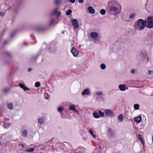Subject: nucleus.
<instances>
[{
	"mask_svg": "<svg viewBox=\"0 0 153 153\" xmlns=\"http://www.w3.org/2000/svg\"><path fill=\"white\" fill-rule=\"evenodd\" d=\"M75 153H82V152H78L77 153L76 152Z\"/></svg>",
	"mask_w": 153,
	"mask_h": 153,
	"instance_id": "nucleus-55",
	"label": "nucleus"
},
{
	"mask_svg": "<svg viewBox=\"0 0 153 153\" xmlns=\"http://www.w3.org/2000/svg\"><path fill=\"white\" fill-rule=\"evenodd\" d=\"M105 114L106 116L110 117H113L114 116V113L111 110L106 109L104 111Z\"/></svg>",
	"mask_w": 153,
	"mask_h": 153,
	"instance_id": "nucleus-6",
	"label": "nucleus"
},
{
	"mask_svg": "<svg viewBox=\"0 0 153 153\" xmlns=\"http://www.w3.org/2000/svg\"><path fill=\"white\" fill-rule=\"evenodd\" d=\"M31 69L30 68H29L28 69V72H29L31 71Z\"/></svg>",
	"mask_w": 153,
	"mask_h": 153,
	"instance_id": "nucleus-50",
	"label": "nucleus"
},
{
	"mask_svg": "<svg viewBox=\"0 0 153 153\" xmlns=\"http://www.w3.org/2000/svg\"><path fill=\"white\" fill-rule=\"evenodd\" d=\"M27 131L25 129L24 130L22 133V135L24 137H27Z\"/></svg>",
	"mask_w": 153,
	"mask_h": 153,
	"instance_id": "nucleus-21",
	"label": "nucleus"
},
{
	"mask_svg": "<svg viewBox=\"0 0 153 153\" xmlns=\"http://www.w3.org/2000/svg\"><path fill=\"white\" fill-rule=\"evenodd\" d=\"M47 29V27L45 26H38L36 29V30L37 32H43Z\"/></svg>",
	"mask_w": 153,
	"mask_h": 153,
	"instance_id": "nucleus-7",
	"label": "nucleus"
},
{
	"mask_svg": "<svg viewBox=\"0 0 153 153\" xmlns=\"http://www.w3.org/2000/svg\"><path fill=\"white\" fill-rule=\"evenodd\" d=\"M148 74L149 75H151L153 73V71L149 70L148 71Z\"/></svg>",
	"mask_w": 153,
	"mask_h": 153,
	"instance_id": "nucleus-39",
	"label": "nucleus"
},
{
	"mask_svg": "<svg viewBox=\"0 0 153 153\" xmlns=\"http://www.w3.org/2000/svg\"><path fill=\"white\" fill-rule=\"evenodd\" d=\"M72 11L71 10H70V9L68 10L66 12V14L67 16H69L70 14L71 13H72Z\"/></svg>",
	"mask_w": 153,
	"mask_h": 153,
	"instance_id": "nucleus-32",
	"label": "nucleus"
},
{
	"mask_svg": "<svg viewBox=\"0 0 153 153\" xmlns=\"http://www.w3.org/2000/svg\"><path fill=\"white\" fill-rule=\"evenodd\" d=\"M99 115V117L100 116L101 117H103L105 115L104 113L101 111L100 110H98V111Z\"/></svg>",
	"mask_w": 153,
	"mask_h": 153,
	"instance_id": "nucleus-23",
	"label": "nucleus"
},
{
	"mask_svg": "<svg viewBox=\"0 0 153 153\" xmlns=\"http://www.w3.org/2000/svg\"><path fill=\"white\" fill-rule=\"evenodd\" d=\"M147 20L145 19V21L146 22V27L148 28H152L153 27V17L149 16L147 18Z\"/></svg>",
	"mask_w": 153,
	"mask_h": 153,
	"instance_id": "nucleus-4",
	"label": "nucleus"
},
{
	"mask_svg": "<svg viewBox=\"0 0 153 153\" xmlns=\"http://www.w3.org/2000/svg\"><path fill=\"white\" fill-rule=\"evenodd\" d=\"M43 119L42 118H40L39 120V122L40 124H42L43 123Z\"/></svg>",
	"mask_w": 153,
	"mask_h": 153,
	"instance_id": "nucleus-36",
	"label": "nucleus"
},
{
	"mask_svg": "<svg viewBox=\"0 0 153 153\" xmlns=\"http://www.w3.org/2000/svg\"><path fill=\"white\" fill-rule=\"evenodd\" d=\"M71 22L74 28H77L79 27V24L77 19H73L71 21Z\"/></svg>",
	"mask_w": 153,
	"mask_h": 153,
	"instance_id": "nucleus-5",
	"label": "nucleus"
},
{
	"mask_svg": "<svg viewBox=\"0 0 153 153\" xmlns=\"http://www.w3.org/2000/svg\"><path fill=\"white\" fill-rule=\"evenodd\" d=\"M152 13L153 14V8L152 9Z\"/></svg>",
	"mask_w": 153,
	"mask_h": 153,
	"instance_id": "nucleus-57",
	"label": "nucleus"
},
{
	"mask_svg": "<svg viewBox=\"0 0 153 153\" xmlns=\"http://www.w3.org/2000/svg\"><path fill=\"white\" fill-rule=\"evenodd\" d=\"M63 108L61 107H59L58 108V112H60V113H61L62 112L63 110Z\"/></svg>",
	"mask_w": 153,
	"mask_h": 153,
	"instance_id": "nucleus-34",
	"label": "nucleus"
},
{
	"mask_svg": "<svg viewBox=\"0 0 153 153\" xmlns=\"http://www.w3.org/2000/svg\"><path fill=\"white\" fill-rule=\"evenodd\" d=\"M6 120L4 121V124L3 125V127L5 128H8L10 126V123L8 122V119H5Z\"/></svg>",
	"mask_w": 153,
	"mask_h": 153,
	"instance_id": "nucleus-13",
	"label": "nucleus"
},
{
	"mask_svg": "<svg viewBox=\"0 0 153 153\" xmlns=\"http://www.w3.org/2000/svg\"><path fill=\"white\" fill-rule=\"evenodd\" d=\"M45 98L46 99H48V94L47 93H45L44 94Z\"/></svg>",
	"mask_w": 153,
	"mask_h": 153,
	"instance_id": "nucleus-40",
	"label": "nucleus"
},
{
	"mask_svg": "<svg viewBox=\"0 0 153 153\" xmlns=\"http://www.w3.org/2000/svg\"><path fill=\"white\" fill-rule=\"evenodd\" d=\"M90 36L92 38H97L99 36V34L96 32H92L90 33Z\"/></svg>",
	"mask_w": 153,
	"mask_h": 153,
	"instance_id": "nucleus-12",
	"label": "nucleus"
},
{
	"mask_svg": "<svg viewBox=\"0 0 153 153\" xmlns=\"http://www.w3.org/2000/svg\"><path fill=\"white\" fill-rule=\"evenodd\" d=\"M7 42L6 40H5L4 42V45H6L7 43Z\"/></svg>",
	"mask_w": 153,
	"mask_h": 153,
	"instance_id": "nucleus-48",
	"label": "nucleus"
},
{
	"mask_svg": "<svg viewBox=\"0 0 153 153\" xmlns=\"http://www.w3.org/2000/svg\"><path fill=\"white\" fill-rule=\"evenodd\" d=\"M93 116L95 118H99V114L97 112H95L93 113Z\"/></svg>",
	"mask_w": 153,
	"mask_h": 153,
	"instance_id": "nucleus-22",
	"label": "nucleus"
},
{
	"mask_svg": "<svg viewBox=\"0 0 153 153\" xmlns=\"http://www.w3.org/2000/svg\"><path fill=\"white\" fill-rule=\"evenodd\" d=\"M53 20H52L51 22V24H50V25H52L53 24Z\"/></svg>",
	"mask_w": 153,
	"mask_h": 153,
	"instance_id": "nucleus-49",
	"label": "nucleus"
},
{
	"mask_svg": "<svg viewBox=\"0 0 153 153\" xmlns=\"http://www.w3.org/2000/svg\"><path fill=\"white\" fill-rule=\"evenodd\" d=\"M108 137L110 139H113L115 137V134L111 129H108Z\"/></svg>",
	"mask_w": 153,
	"mask_h": 153,
	"instance_id": "nucleus-8",
	"label": "nucleus"
},
{
	"mask_svg": "<svg viewBox=\"0 0 153 153\" xmlns=\"http://www.w3.org/2000/svg\"><path fill=\"white\" fill-rule=\"evenodd\" d=\"M96 95L99 97L103 98V94L102 92L101 91H97L96 92Z\"/></svg>",
	"mask_w": 153,
	"mask_h": 153,
	"instance_id": "nucleus-18",
	"label": "nucleus"
},
{
	"mask_svg": "<svg viewBox=\"0 0 153 153\" xmlns=\"http://www.w3.org/2000/svg\"><path fill=\"white\" fill-rule=\"evenodd\" d=\"M71 52L75 57L77 56L79 53V51L73 47L72 48Z\"/></svg>",
	"mask_w": 153,
	"mask_h": 153,
	"instance_id": "nucleus-9",
	"label": "nucleus"
},
{
	"mask_svg": "<svg viewBox=\"0 0 153 153\" xmlns=\"http://www.w3.org/2000/svg\"><path fill=\"white\" fill-rule=\"evenodd\" d=\"M6 53L7 55H8L9 56H12L11 54L9 52H6Z\"/></svg>",
	"mask_w": 153,
	"mask_h": 153,
	"instance_id": "nucleus-43",
	"label": "nucleus"
},
{
	"mask_svg": "<svg viewBox=\"0 0 153 153\" xmlns=\"http://www.w3.org/2000/svg\"><path fill=\"white\" fill-rule=\"evenodd\" d=\"M88 132L95 139L96 138V135L94 134L92 129H90L88 131Z\"/></svg>",
	"mask_w": 153,
	"mask_h": 153,
	"instance_id": "nucleus-19",
	"label": "nucleus"
},
{
	"mask_svg": "<svg viewBox=\"0 0 153 153\" xmlns=\"http://www.w3.org/2000/svg\"><path fill=\"white\" fill-rule=\"evenodd\" d=\"M23 90L24 91H26V90H29L30 89L27 87H26L25 86L24 87V88H23Z\"/></svg>",
	"mask_w": 153,
	"mask_h": 153,
	"instance_id": "nucleus-41",
	"label": "nucleus"
},
{
	"mask_svg": "<svg viewBox=\"0 0 153 153\" xmlns=\"http://www.w3.org/2000/svg\"><path fill=\"white\" fill-rule=\"evenodd\" d=\"M135 16V14L134 13H132V14H131L129 16V18L130 19H132V18H133Z\"/></svg>",
	"mask_w": 153,
	"mask_h": 153,
	"instance_id": "nucleus-33",
	"label": "nucleus"
},
{
	"mask_svg": "<svg viewBox=\"0 0 153 153\" xmlns=\"http://www.w3.org/2000/svg\"><path fill=\"white\" fill-rule=\"evenodd\" d=\"M106 10L104 9H102L100 11V13L102 15H105L106 13Z\"/></svg>",
	"mask_w": 153,
	"mask_h": 153,
	"instance_id": "nucleus-29",
	"label": "nucleus"
},
{
	"mask_svg": "<svg viewBox=\"0 0 153 153\" xmlns=\"http://www.w3.org/2000/svg\"><path fill=\"white\" fill-rule=\"evenodd\" d=\"M141 141L142 142V144H143V145H144V141L143 140H142V141Z\"/></svg>",
	"mask_w": 153,
	"mask_h": 153,
	"instance_id": "nucleus-52",
	"label": "nucleus"
},
{
	"mask_svg": "<svg viewBox=\"0 0 153 153\" xmlns=\"http://www.w3.org/2000/svg\"><path fill=\"white\" fill-rule=\"evenodd\" d=\"M88 10L89 12L91 14H94L95 13V10L93 7L90 6L88 7Z\"/></svg>",
	"mask_w": 153,
	"mask_h": 153,
	"instance_id": "nucleus-16",
	"label": "nucleus"
},
{
	"mask_svg": "<svg viewBox=\"0 0 153 153\" xmlns=\"http://www.w3.org/2000/svg\"><path fill=\"white\" fill-rule=\"evenodd\" d=\"M69 1L71 3H74L75 2V0H69Z\"/></svg>",
	"mask_w": 153,
	"mask_h": 153,
	"instance_id": "nucleus-44",
	"label": "nucleus"
},
{
	"mask_svg": "<svg viewBox=\"0 0 153 153\" xmlns=\"http://www.w3.org/2000/svg\"><path fill=\"white\" fill-rule=\"evenodd\" d=\"M8 138V135L7 134H3L2 135L1 138L0 139V141L2 143H4L5 141Z\"/></svg>",
	"mask_w": 153,
	"mask_h": 153,
	"instance_id": "nucleus-11",
	"label": "nucleus"
},
{
	"mask_svg": "<svg viewBox=\"0 0 153 153\" xmlns=\"http://www.w3.org/2000/svg\"><path fill=\"white\" fill-rule=\"evenodd\" d=\"M10 90V88H5L3 89V92L5 93H7Z\"/></svg>",
	"mask_w": 153,
	"mask_h": 153,
	"instance_id": "nucleus-20",
	"label": "nucleus"
},
{
	"mask_svg": "<svg viewBox=\"0 0 153 153\" xmlns=\"http://www.w3.org/2000/svg\"><path fill=\"white\" fill-rule=\"evenodd\" d=\"M19 86L22 88L23 89L25 86V85L22 83H20L19 84Z\"/></svg>",
	"mask_w": 153,
	"mask_h": 153,
	"instance_id": "nucleus-31",
	"label": "nucleus"
},
{
	"mask_svg": "<svg viewBox=\"0 0 153 153\" xmlns=\"http://www.w3.org/2000/svg\"><path fill=\"white\" fill-rule=\"evenodd\" d=\"M75 109V105L73 104L70 105L69 107V109L73 111H74Z\"/></svg>",
	"mask_w": 153,
	"mask_h": 153,
	"instance_id": "nucleus-25",
	"label": "nucleus"
},
{
	"mask_svg": "<svg viewBox=\"0 0 153 153\" xmlns=\"http://www.w3.org/2000/svg\"><path fill=\"white\" fill-rule=\"evenodd\" d=\"M61 13L59 11H58L57 10H56L55 11L52 12V14L54 15L57 17H59Z\"/></svg>",
	"mask_w": 153,
	"mask_h": 153,
	"instance_id": "nucleus-17",
	"label": "nucleus"
},
{
	"mask_svg": "<svg viewBox=\"0 0 153 153\" xmlns=\"http://www.w3.org/2000/svg\"><path fill=\"white\" fill-rule=\"evenodd\" d=\"M139 105L138 104H135L134 105V107L135 110H137L139 109Z\"/></svg>",
	"mask_w": 153,
	"mask_h": 153,
	"instance_id": "nucleus-30",
	"label": "nucleus"
},
{
	"mask_svg": "<svg viewBox=\"0 0 153 153\" xmlns=\"http://www.w3.org/2000/svg\"><path fill=\"white\" fill-rule=\"evenodd\" d=\"M118 119L121 122L123 120V115L122 114H120L118 117Z\"/></svg>",
	"mask_w": 153,
	"mask_h": 153,
	"instance_id": "nucleus-28",
	"label": "nucleus"
},
{
	"mask_svg": "<svg viewBox=\"0 0 153 153\" xmlns=\"http://www.w3.org/2000/svg\"><path fill=\"white\" fill-rule=\"evenodd\" d=\"M100 67L101 69L104 70L105 69L106 66L105 64L102 63L100 65Z\"/></svg>",
	"mask_w": 153,
	"mask_h": 153,
	"instance_id": "nucleus-26",
	"label": "nucleus"
},
{
	"mask_svg": "<svg viewBox=\"0 0 153 153\" xmlns=\"http://www.w3.org/2000/svg\"><path fill=\"white\" fill-rule=\"evenodd\" d=\"M83 140H86V138H85H85H84V137L83 138Z\"/></svg>",
	"mask_w": 153,
	"mask_h": 153,
	"instance_id": "nucleus-58",
	"label": "nucleus"
},
{
	"mask_svg": "<svg viewBox=\"0 0 153 153\" xmlns=\"http://www.w3.org/2000/svg\"><path fill=\"white\" fill-rule=\"evenodd\" d=\"M124 44L121 43H117L115 44L114 48L115 51L119 54L123 53L124 51Z\"/></svg>",
	"mask_w": 153,
	"mask_h": 153,
	"instance_id": "nucleus-3",
	"label": "nucleus"
},
{
	"mask_svg": "<svg viewBox=\"0 0 153 153\" xmlns=\"http://www.w3.org/2000/svg\"><path fill=\"white\" fill-rule=\"evenodd\" d=\"M118 87L121 91H124L126 89V86L124 84H121L119 85Z\"/></svg>",
	"mask_w": 153,
	"mask_h": 153,
	"instance_id": "nucleus-14",
	"label": "nucleus"
},
{
	"mask_svg": "<svg viewBox=\"0 0 153 153\" xmlns=\"http://www.w3.org/2000/svg\"><path fill=\"white\" fill-rule=\"evenodd\" d=\"M24 45H27V44L26 42H24Z\"/></svg>",
	"mask_w": 153,
	"mask_h": 153,
	"instance_id": "nucleus-54",
	"label": "nucleus"
},
{
	"mask_svg": "<svg viewBox=\"0 0 153 153\" xmlns=\"http://www.w3.org/2000/svg\"><path fill=\"white\" fill-rule=\"evenodd\" d=\"M20 145H21V146H22V147H24V145L23 144H22V143H20Z\"/></svg>",
	"mask_w": 153,
	"mask_h": 153,
	"instance_id": "nucleus-53",
	"label": "nucleus"
},
{
	"mask_svg": "<svg viewBox=\"0 0 153 153\" xmlns=\"http://www.w3.org/2000/svg\"><path fill=\"white\" fill-rule=\"evenodd\" d=\"M109 10L112 14L117 15L120 12L122 7L118 2L115 1H111L109 3Z\"/></svg>",
	"mask_w": 153,
	"mask_h": 153,
	"instance_id": "nucleus-1",
	"label": "nucleus"
},
{
	"mask_svg": "<svg viewBox=\"0 0 153 153\" xmlns=\"http://www.w3.org/2000/svg\"><path fill=\"white\" fill-rule=\"evenodd\" d=\"M90 94V90L88 89H85L82 92V96H89Z\"/></svg>",
	"mask_w": 153,
	"mask_h": 153,
	"instance_id": "nucleus-10",
	"label": "nucleus"
},
{
	"mask_svg": "<svg viewBox=\"0 0 153 153\" xmlns=\"http://www.w3.org/2000/svg\"><path fill=\"white\" fill-rule=\"evenodd\" d=\"M74 111H75L76 113H77L78 114H79V111H78L77 110L76 108L74 109Z\"/></svg>",
	"mask_w": 153,
	"mask_h": 153,
	"instance_id": "nucleus-45",
	"label": "nucleus"
},
{
	"mask_svg": "<svg viewBox=\"0 0 153 153\" xmlns=\"http://www.w3.org/2000/svg\"><path fill=\"white\" fill-rule=\"evenodd\" d=\"M146 25V22L145 21V20L139 19L135 22L134 27L135 29L140 31L144 29Z\"/></svg>",
	"mask_w": 153,
	"mask_h": 153,
	"instance_id": "nucleus-2",
	"label": "nucleus"
},
{
	"mask_svg": "<svg viewBox=\"0 0 153 153\" xmlns=\"http://www.w3.org/2000/svg\"><path fill=\"white\" fill-rule=\"evenodd\" d=\"M60 0H55V3L56 4H58L60 2Z\"/></svg>",
	"mask_w": 153,
	"mask_h": 153,
	"instance_id": "nucleus-42",
	"label": "nucleus"
},
{
	"mask_svg": "<svg viewBox=\"0 0 153 153\" xmlns=\"http://www.w3.org/2000/svg\"><path fill=\"white\" fill-rule=\"evenodd\" d=\"M0 15L1 16H2L3 15H4V14L3 13L1 12L0 13Z\"/></svg>",
	"mask_w": 153,
	"mask_h": 153,
	"instance_id": "nucleus-51",
	"label": "nucleus"
},
{
	"mask_svg": "<svg viewBox=\"0 0 153 153\" xmlns=\"http://www.w3.org/2000/svg\"><path fill=\"white\" fill-rule=\"evenodd\" d=\"M7 106L9 109H12L13 108V104L11 103H9L8 104Z\"/></svg>",
	"mask_w": 153,
	"mask_h": 153,
	"instance_id": "nucleus-24",
	"label": "nucleus"
},
{
	"mask_svg": "<svg viewBox=\"0 0 153 153\" xmlns=\"http://www.w3.org/2000/svg\"><path fill=\"white\" fill-rule=\"evenodd\" d=\"M146 60H147V61H148V60H149V58H148V57H147V59Z\"/></svg>",
	"mask_w": 153,
	"mask_h": 153,
	"instance_id": "nucleus-56",
	"label": "nucleus"
},
{
	"mask_svg": "<svg viewBox=\"0 0 153 153\" xmlns=\"http://www.w3.org/2000/svg\"><path fill=\"white\" fill-rule=\"evenodd\" d=\"M78 1L79 3H83L84 1L83 0H78Z\"/></svg>",
	"mask_w": 153,
	"mask_h": 153,
	"instance_id": "nucleus-46",
	"label": "nucleus"
},
{
	"mask_svg": "<svg viewBox=\"0 0 153 153\" xmlns=\"http://www.w3.org/2000/svg\"><path fill=\"white\" fill-rule=\"evenodd\" d=\"M135 71L134 69H132L131 71V74H134V73Z\"/></svg>",
	"mask_w": 153,
	"mask_h": 153,
	"instance_id": "nucleus-47",
	"label": "nucleus"
},
{
	"mask_svg": "<svg viewBox=\"0 0 153 153\" xmlns=\"http://www.w3.org/2000/svg\"><path fill=\"white\" fill-rule=\"evenodd\" d=\"M34 148H30L25 150V152H31L34 151Z\"/></svg>",
	"mask_w": 153,
	"mask_h": 153,
	"instance_id": "nucleus-27",
	"label": "nucleus"
},
{
	"mask_svg": "<svg viewBox=\"0 0 153 153\" xmlns=\"http://www.w3.org/2000/svg\"><path fill=\"white\" fill-rule=\"evenodd\" d=\"M40 85V83L39 82H36L35 83V86L36 87H39Z\"/></svg>",
	"mask_w": 153,
	"mask_h": 153,
	"instance_id": "nucleus-35",
	"label": "nucleus"
},
{
	"mask_svg": "<svg viewBox=\"0 0 153 153\" xmlns=\"http://www.w3.org/2000/svg\"><path fill=\"white\" fill-rule=\"evenodd\" d=\"M134 121L137 123H140L142 120V117L140 115H139L138 117L134 118Z\"/></svg>",
	"mask_w": 153,
	"mask_h": 153,
	"instance_id": "nucleus-15",
	"label": "nucleus"
},
{
	"mask_svg": "<svg viewBox=\"0 0 153 153\" xmlns=\"http://www.w3.org/2000/svg\"><path fill=\"white\" fill-rule=\"evenodd\" d=\"M138 137V138H139V140H140L141 141H142V140H143L142 136L140 134H139Z\"/></svg>",
	"mask_w": 153,
	"mask_h": 153,
	"instance_id": "nucleus-38",
	"label": "nucleus"
},
{
	"mask_svg": "<svg viewBox=\"0 0 153 153\" xmlns=\"http://www.w3.org/2000/svg\"><path fill=\"white\" fill-rule=\"evenodd\" d=\"M15 32L14 31H13L10 32V35L11 37H13L15 35Z\"/></svg>",
	"mask_w": 153,
	"mask_h": 153,
	"instance_id": "nucleus-37",
	"label": "nucleus"
}]
</instances>
